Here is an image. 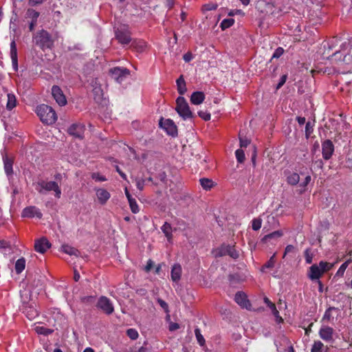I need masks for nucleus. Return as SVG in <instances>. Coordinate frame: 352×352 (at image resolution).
Segmentation results:
<instances>
[{
  "instance_id": "obj_1",
  "label": "nucleus",
  "mask_w": 352,
  "mask_h": 352,
  "mask_svg": "<svg viewBox=\"0 0 352 352\" xmlns=\"http://www.w3.org/2000/svg\"><path fill=\"white\" fill-rule=\"evenodd\" d=\"M32 42L41 50L45 51L53 47L54 41L50 32L42 29L33 34Z\"/></svg>"
},
{
  "instance_id": "obj_2",
  "label": "nucleus",
  "mask_w": 352,
  "mask_h": 352,
  "mask_svg": "<svg viewBox=\"0 0 352 352\" xmlns=\"http://www.w3.org/2000/svg\"><path fill=\"white\" fill-rule=\"evenodd\" d=\"M36 113L41 121L46 124H52L57 120V115L52 107L42 104L37 106Z\"/></svg>"
},
{
  "instance_id": "obj_3",
  "label": "nucleus",
  "mask_w": 352,
  "mask_h": 352,
  "mask_svg": "<svg viewBox=\"0 0 352 352\" xmlns=\"http://www.w3.org/2000/svg\"><path fill=\"white\" fill-rule=\"evenodd\" d=\"M333 265L331 263L321 261L318 265H312L308 272V277L311 280H319L326 272L331 270Z\"/></svg>"
},
{
  "instance_id": "obj_4",
  "label": "nucleus",
  "mask_w": 352,
  "mask_h": 352,
  "mask_svg": "<svg viewBox=\"0 0 352 352\" xmlns=\"http://www.w3.org/2000/svg\"><path fill=\"white\" fill-rule=\"evenodd\" d=\"M36 190L40 194H45L46 192L54 191L55 197L60 198L61 195V190L57 182L54 181L46 182L45 180L38 181L36 184Z\"/></svg>"
},
{
  "instance_id": "obj_5",
  "label": "nucleus",
  "mask_w": 352,
  "mask_h": 352,
  "mask_svg": "<svg viewBox=\"0 0 352 352\" xmlns=\"http://www.w3.org/2000/svg\"><path fill=\"white\" fill-rule=\"evenodd\" d=\"M175 111L184 120L195 118V115L191 111L186 100L183 96H179L177 98Z\"/></svg>"
},
{
  "instance_id": "obj_6",
  "label": "nucleus",
  "mask_w": 352,
  "mask_h": 352,
  "mask_svg": "<svg viewBox=\"0 0 352 352\" xmlns=\"http://www.w3.org/2000/svg\"><path fill=\"white\" fill-rule=\"evenodd\" d=\"M116 38L122 45H127L131 41V32L126 25L119 26L115 30Z\"/></svg>"
},
{
  "instance_id": "obj_7",
  "label": "nucleus",
  "mask_w": 352,
  "mask_h": 352,
  "mask_svg": "<svg viewBox=\"0 0 352 352\" xmlns=\"http://www.w3.org/2000/svg\"><path fill=\"white\" fill-rule=\"evenodd\" d=\"M109 74L115 81L121 84L130 75V71L125 67H115L109 70Z\"/></svg>"
},
{
  "instance_id": "obj_8",
  "label": "nucleus",
  "mask_w": 352,
  "mask_h": 352,
  "mask_svg": "<svg viewBox=\"0 0 352 352\" xmlns=\"http://www.w3.org/2000/svg\"><path fill=\"white\" fill-rule=\"evenodd\" d=\"M85 131V126L80 123L72 124L67 129L68 133L79 140L84 138V133Z\"/></svg>"
},
{
  "instance_id": "obj_9",
  "label": "nucleus",
  "mask_w": 352,
  "mask_h": 352,
  "mask_svg": "<svg viewBox=\"0 0 352 352\" xmlns=\"http://www.w3.org/2000/svg\"><path fill=\"white\" fill-rule=\"evenodd\" d=\"M160 126L164 129L166 133L174 137L177 135V129L174 122L170 119L164 120L162 118L159 122Z\"/></svg>"
},
{
  "instance_id": "obj_10",
  "label": "nucleus",
  "mask_w": 352,
  "mask_h": 352,
  "mask_svg": "<svg viewBox=\"0 0 352 352\" xmlns=\"http://www.w3.org/2000/svg\"><path fill=\"white\" fill-rule=\"evenodd\" d=\"M218 255L220 256L228 255L234 259H237L239 257V251L235 248L234 245H223L219 249Z\"/></svg>"
},
{
  "instance_id": "obj_11",
  "label": "nucleus",
  "mask_w": 352,
  "mask_h": 352,
  "mask_svg": "<svg viewBox=\"0 0 352 352\" xmlns=\"http://www.w3.org/2000/svg\"><path fill=\"white\" fill-rule=\"evenodd\" d=\"M334 153V144L330 140H325L322 142V157L325 160L331 158Z\"/></svg>"
},
{
  "instance_id": "obj_12",
  "label": "nucleus",
  "mask_w": 352,
  "mask_h": 352,
  "mask_svg": "<svg viewBox=\"0 0 352 352\" xmlns=\"http://www.w3.org/2000/svg\"><path fill=\"white\" fill-rule=\"evenodd\" d=\"M97 307L108 315L112 314L114 311L113 305L110 300L105 296H101L99 298L97 302Z\"/></svg>"
},
{
  "instance_id": "obj_13",
  "label": "nucleus",
  "mask_w": 352,
  "mask_h": 352,
  "mask_svg": "<svg viewBox=\"0 0 352 352\" xmlns=\"http://www.w3.org/2000/svg\"><path fill=\"white\" fill-rule=\"evenodd\" d=\"M21 217L23 218L37 217L38 219H41L43 214L39 208L34 206H31L25 208L22 210Z\"/></svg>"
},
{
  "instance_id": "obj_14",
  "label": "nucleus",
  "mask_w": 352,
  "mask_h": 352,
  "mask_svg": "<svg viewBox=\"0 0 352 352\" xmlns=\"http://www.w3.org/2000/svg\"><path fill=\"white\" fill-rule=\"evenodd\" d=\"M234 301L243 309L250 310L251 308V303L248 299L247 295L243 292H237L234 296Z\"/></svg>"
},
{
  "instance_id": "obj_15",
  "label": "nucleus",
  "mask_w": 352,
  "mask_h": 352,
  "mask_svg": "<svg viewBox=\"0 0 352 352\" xmlns=\"http://www.w3.org/2000/svg\"><path fill=\"white\" fill-rule=\"evenodd\" d=\"M334 330L329 326H322L318 332L320 338L325 342H331L333 340Z\"/></svg>"
},
{
  "instance_id": "obj_16",
  "label": "nucleus",
  "mask_w": 352,
  "mask_h": 352,
  "mask_svg": "<svg viewBox=\"0 0 352 352\" xmlns=\"http://www.w3.org/2000/svg\"><path fill=\"white\" fill-rule=\"evenodd\" d=\"M52 94L53 96V98L56 100V102L60 105V106H64L67 103V100L63 94V91L61 89L57 86L54 85L52 88Z\"/></svg>"
},
{
  "instance_id": "obj_17",
  "label": "nucleus",
  "mask_w": 352,
  "mask_h": 352,
  "mask_svg": "<svg viewBox=\"0 0 352 352\" xmlns=\"http://www.w3.org/2000/svg\"><path fill=\"white\" fill-rule=\"evenodd\" d=\"M51 247V243L45 238L42 237L35 241L34 250L41 254L45 253Z\"/></svg>"
},
{
  "instance_id": "obj_18",
  "label": "nucleus",
  "mask_w": 352,
  "mask_h": 352,
  "mask_svg": "<svg viewBox=\"0 0 352 352\" xmlns=\"http://www.w3.org/2000/svg\"><path fill=\"white\" fill-rule=\"evenodd\" d=\"M96 193L98 202L101 205H104L111 197L110 193L104 188L96 189Z\"/></svg>"
},
{
  "instance_id": "obj_19",
  "label": "nucleus",
  "mask_w": 352,
  "mask_h": 352,
  "mask_svg": "<svg viewBox=\"0 0 352 352\" xmlns=\"http://www.w3.org/2000/svg\"><path fill=\"white\" fill-rule=\"evenodd\" d=\"M182 273V266L178 264H174L171 268L170 276L173 282H178L181 279Z\"/></svg>"
},
{
  "instance_id": "obj_20",
  "label": "nucleus",
  "mask_w": 352,
  "mask_h": 352,
  "mask_svg": "<svg viewBox=\"0 0 352 352\" xmlns=\"http://www.w3.org/2000/svg\"><path fill=\"white\" fill-rule=\"evenodd\" d=\"M205 99V94L202 91H195L190 96V102L195 105L201 104Z\"/></svg>"
},
{
  "instance_id": "obj_21",
  "label": "nucleus",
  "mask_w": 352,
  "mask_h": 352,
  "mask_svg": "<svg viewBox=\"0 0 352 352\" xmlns=\"http://www.w3.org/2000/svg\"><path fill=\"white\" fill-rule=\"evenodd\" d=\"M10 58L12 63L14 67L17 69L18 67V56H17V49L16 44L14 41H12L10 43Z\"/></svg>"
},
{
  "instance_id": "obj_22",
  "label": "nucleus",
  "mask_w": 352,
  "mask_h": 352,
  "mask_svg": "<svg viewBox=\"0 0 352 352\" xmlns=\"http://www.w3.org/2000/svg\"><path fill=\"white\" fill-rule=\"evenodd\" d=\"M178 93L182 96L185 94L187 91L186 85L183 75H181L176 80Z\"/></svg>"
},
{
  "instance_id": "obj_23",
  "label": "nucleus",
  "mask_w": 352,
  "mask_h": 352,
  "mask_svg": "<svg viewBox=\"0 0 352 352\" xmlns=\"http://www.w3.org/2000/svg\"><path fill=\"white\" fill-rule=\"evenodd\" d=\"M23 312L26 315L27 318L32 320L38 316L37 310L33 306H27L23 309Z\"/></svg>"
},
{
  "instance_id": "obj_24",
  "label": "nucleus",
  "mask_w": 352,
  "mask_h": 352,
  "mask_svg": "<svg viewBox=\"0 0 352 352\" xmlns=\"http://www.w3.org/2000/svg\"><path fill=\"white\" fill-rule=\"evenodd\" d=\"M4 170L8 176L12 174L13 160L8 157H3Z\"/></svg>"
},
{
  "instance_id": "obj_25",
  "label": "nucleus",
  "mask_w": 352,
  "mask_h": 352,
  "mask_svg": "<svg viewBox=\"0 0 352 352\" xmlns=\"http://www.w3.org/2000/svg\"><path fill=\"white\" fill-rule=\"evenodd\" d=\"M8 101L6 104V109L9 111H11L16 106V98L14 94L9 93L7 95Z\"/></svg>"
},
{
  "instance_id": "obj_26",
  "label": "nucleus",
  "mask_w": 352,
  "mask_h": 352,
  "mask_svg": "<svg viewBox=\"0 0 352 352\" xmlns=\"http://www.w3.org/2000/svg\"><path fill=\"white\" fill-rule=\"evenodd\" d=\"M199 183L203 189L206 190H210L214 186V182L208 178H201L199 179Z\"/></svg>"
},
{
  "instance_id": "obj_27",
  "label": "nucleus",
  "mask_w": 352,
  "mask_h": 352,
  "mask_svg": "<svg viewBox=\"0 0 352 352\" xmlns=\"http://www.w3.org/2000/svg\"><path fill=\"white\" fill-rule=\"evenodd\" d=\"M162 231L167 238L168 241H170L172 239V227L170 223L165 222L164 224L161 228Z\"/></svg>"
},
{
  "instance_id": "obj_28",
  "label": "nucleus",
  "mask_w": 352,
  "mask_h": 352,
  "mask_svg": "<svg viewBox=\"0 0 352 352\" xmlns=\"http://www.w3.org/2000/svg\"><path fill=\"white\" fill-rule=\"evenodd\" d=\"M300 181V175L296 173H290L287 176V182L292 185L296 186Z\"/></svg>"
},
{
  "instance_id": "obj_29",
  "label": "nucleus",
  "mask_w": 352,
  "mask_h": 352,
  "mask_svg": "<svg viewBox=\"0 0 352 352\" xmlns=\"http://www.w3.org/2000/svg\"><path fill=\"white\" fill-rule=\"evenodd\" d=\"M25 267V259L23 257L19 258L15 263V272L16 274H21Z\"/></svg>"
},
{
  "instance_id": "obj_30",
  "label": "nucleus",
  "mask_w": 352,
  "mask_h": 352,
  "mask_svg": "<svg viewBox=\"0 0 352 352\" xmlns=\"http://www.w3.org/2000/svg\"><path fill=\"white\" fill-rule=\"evenodd\" d=\"M62 249L65 253H66L69 255H71V256L74 255V256H78V254L79 253V251L76 248H73L68 245H63L62 246Z\"/></svg>"
},
{
  "instance_id": "obj_31",
  "label": "nucleus",
  "mask_w": 352,
  "mask_h": 352,
  "mask_svg": "<svg viewBox=\"0 0 352 352\" xmlns=\"http://www.w3.org/2000/svg\"><path fill=\"white\" fill-rule=\"evenodd\" d=\"M234 23V19L232 18H228L223 19L221 24L220 28L222 30H225L226 29H228L230 28L233 24Z\"/></svg>"
},
{
  "instance_id": "obj_32",
  "label": "nucleus",
  "mask_w": 352,
  "mask_h": 352,
  "mask_svg": "<svg viewBox=\"0 0 352 352\" xmlns=\"http://www.w3.org/2000/svg\"><path fill=\"white\" fill-rule=\"evenodd\" d=\"M336 308L334 307H330L326 309L324 314L322 318V321L324 322H331L333 319V316L331 315V311L336 310Z\"/></svg>"
},
{
  "instance_id": "obj_33",
  "label": "nucleus",
  "mask_w": 352,
  "mask_h": 352,
  "mask_svg": "<svg viewBox=\"0 0 352 352\" xmlns=\"http://www.w3.org/2000/svg\"><path fill=\"white\" fill-rule=\"evenodd\" d=\"M26 15L27 17L31 19V20L37 21L40 13L34 9L29 8L27 10Z\"/></svg>"
},
{
  "instance_id": "obj_34",
  "label": "nucleus",
  "mask_w": 352,
  "mask_h": 352,
  "mask_svg": "<svg viewBox=\"0 0 352 352\" xmlns=\"http://www.w3.org/2000/svg\"><path fill=\"white\" fill-rule=\"evenodd\" d=\"M324 347L323 343L320 341H314L312 347L311 349V352H322V348Z\"/></svg>"
},
{
  "instance_id": "obj_35",
  "label": "nucleus",
  "mask_w": 352,
  "mask_h": 352,
  "mask_svg": "<svg viewBox=\"0 0 352 352\" xmlns=\"http://www.w3.org/2000/svg\"><path fill=\"white\" fill-rule=\"evenodd\" d=\"M35 331L37 333L45 335V336L51 334L53 332V330L45 328V327H43V326L36 327Z\"/></svg>"
},
{
  "instance_id": "obj_36",
  "label": "nucleus",
  "mask_w": 352,
  "mask_h": 352,
  "mask_svg": "<svg viewBox=\"0 0 352 352\" xmlns=\"http://www.w3.org/2000/svg\"><path fill=\"white\" fill-rule=\"evenodd\" d=\"M129 206H130V209L131 210V212L134 214H137L138 212H139V206H138V204L135 200V199H129Z\"/></svg>"
},
{
  "instance_id": "obj_37",
  "label": "nucleus",
  "mask_w": 352,
  "mask_h": 352,
  "mask_svg": "<svg viewBox=\"0 0 352 352\" xmlns=\"http://www.w3.org/2000/svg\"><path fill=\"white\" fill-rule=\"evenodd\" d=\"M195 334L197 340V342L200 346H204L205 344V339L201 333V330L199 328H196L195 329Z\"/></svg>"
},
{
  "instance_id": "obj_38",
  "label": "nucleus",
  "mask_w": 352,
  "mask_h": 352,
  "mask_svg": "<svg viewBox=\"0 0 352 352\" xmlns=\"http://www.w3.org/2000/svg\"><path fill=\"white\" fill-rule=\"evenodd\" d=\"M283 235V233L281 230H276L272 233H270L267 235H265L263 237V240H267L268 239H272V238H280Z\"/></svg>"
},
{
  "instance_id": "obj_39",
  "label": "nucleus",
  "mask_w": 352,
  "mask_h": 352,
  "mask_svg": "<svg viewBox=\"0 0 352 352\" xmlns=\"http://www.w3.org/2000/svg\"><path fill=\"white\" fill-rule=\"evenodd\" d=\"M262 219L261 218H255L252 221V228L254 230L257 231L261 228Z\"/></svg>"
},
{
  "instance_id": "obj_40",
  "label": "nucleus",
  "mask_w": 352,
  "mask_h": 352,
  "mask_svg": "<svg viewBox=\"0 0 352 352\" xmlns=\"http://www.w3.org/2000/svg\"><path fill=\"white\" fill-rule=\"evenodd\" d=\"M236 160L239 163H243L245 160V153L243 149H237L235 151Z\"/></svg>"
},
{
  "instance_id": "obj_41",
  "label": "nucleus",
  "mask_w": 352,
  "mask_h": 352,
  "mask_svg": "<svg viewBox=\"0 0 352 352\" xmlns=\"http://www.w3.org/2000/svg\"><path fill=\"white\" fill-rule=\"evenodd\" d=\"M126 335L129 338H130L131 340H136L138 336H139V333L138 332V331L135 329H127L126 331Z\"/></svg>"
},
{
  "instance_id": "obj_42",
  "label": "nucleus",
  "mask_w": 352,
  "mask_h": 352,
  "mask_svg": "<svg viewBox=\"0 0 352 352\" xmlns=\"http://www.w3.org/2000/svg\"><path fill=\"white\" fill-rule=\"evenodd\" d=\"M348 265H349V263L348 261H346L344 262V263H342L340 267H339V269L338 270L336 275H335V277L336 276H342L344 274V272L346 270V269L348 267Z\"/></svg>"
},
{
  "instance_id": "obj_43",
  "label": "nucleus",
  "mask_w": 352,
  "mask_h": 352,
  "mask_svg": "<svg viewBox=\"0 0 352 352\" xmlns=\"http://www.w3.org/2000/svg\"><path fill=\"white\" fill-rule=\"evenodd\" d=\"M275 264V254H274L266 262V263L263 266V270L264 268H272Z\"/></svg>"
},
{
  "instance_id": "obj_44",
  "label": "nucleus",
  "mask_w": 352,
  "mask_h": 352,
  "mask_svg": "<svg viewBox=\"0 0 352 352\" xmlns=\"http://www.w3.org/2000/svg\"><path fill=\"white\" fill-rule=\"evenodd\" d=\"M314 129L313 125L310 122H307L305 125V136L309 138L311 134L313 133Z\"/></svg>"
},
{
  "instance_id": "obj_45",
  "label": "nucleus",
  "mask_w": 352,
  "mask_h": 352,
  "mask_svg": "<svg viewBox=\"0 0 352 352\" xmlns=\"http://www.w3.org/2000/svg\"><path fill=\"white\" fill-rule=\"evenodd\" d=\"M198 116L205 121L210 120L211 118L210 113L204 111H198Z\"/></svg>"
},
{
  "instance_id": "obj_46",
  "label": "nucleus",
  "mask_w": 352,
  "mask_h": 352,
  "mask_svg": "<svg viewBox=\"0 0 352 352\" xmlns=\"http://www.w3.org/2000/svg\"><path fill=\"white\" fill-rule=\"evenodd\" d=\"M239 135H241L239 134ZM239 142L241 148H246L250 144V140L249 139L242 138L241 136H239Z\"/></svg>"
},
{
  "instance_id": "obj_47",
  "label": "nucleus",
  "mask_w": 352,
  "mask_h": 352,
  "mask_svg": "<svg viewBox=\"0 0 352 352\" xmlns=\"http://www.w3.org/2000/svg\"><path fill=\"white\" fill-rule=\"evenodd\" d=\"M305 258L307 263L310 264L312 263L313 254L311 253L309 249H307L305 251Z\"/></svg>"
},
{
  "instance_id": "obj_48",
  "label": "nucleus",
  "mask_w": 352,
  "mask_h": 352,
  "mask_svg": "<svg viewBox=\"0 0 352 352\" xmlns=\"http://www.w3.org/2000/svg\"><path fill=\"white\" fill-rule=\"evenodd\" d=\"M283 52L284 50L283 47H279L276 48L272 56V58H278L283 55Z\"/></svg>"
},
{
  "instance_id": "obj_49",
  "label": "nucleus",
  "mask_w": 352,
  "mask_h": 352,
  "mask_svg": "<svg viewBox=\"0 0 352 352\" xmlns=\"http://www.w3.org/2000/svg\"><path fill=\"white\" fill-rule=\"evenodd\" d=\"M91 177L93 179H95L96 181L98 182H104L107 180V178L104 176L100 175L98 173H94L91 175Z\"/></svg>"
},
{
  "instance_id": "obj_50",
  "label": "nucleus",
  "mask_w": 352,
  "mask_h": 352,
  "mask_svg": "<svg viewBox=\"0 0 352 352\" xmlns=\"http://www.w3.org/2000/svg\"><path fill=\"white\" fill-rule=\"evenodd\" d=\"M217 8V5L214 3H207L203 6V10L205 11L214 10Z\"/></svg>"
},
{
  "instance_id": "obj_51",
  "label": "nucleus",
  "mask_w": 352,
  "mask_h": 352,
  "mask_svg": "<svg viewBox=\"0 0 352 352\" xmlns=\"http://www.w3.org/2000/svg\"><path fill=\"white\" fill-rule=\"evenodd\" d=\"M157 302L159 303L160 307L164 310L165 312L168 311V305L164 300L158 298Z\"/></svg>"
},
{
  "instance_id": "obj_52",
  "label": "nucleus",
  "mask_w": 352,
  "mask_h": 352,
  "mask_svg": "<svg viewBox=\"0 0 352 352\" xmlns=\"http://www.w3.org/2000/svg\"><path fill=\"white\" fill-rule=\"evenodd\" d=\"M295 250V248L292 245H287L285 249V252L283 254V258L285 256L286 254H289L291 252H294Z\"/></svg>"
},
{
  "instance_id": "obj_53",
  "label": "nucleus",
  "mask_w": 352,
  "mask_h": 352,
  "mask_svg": "<svg viewBox=\"0 0 352 352\" xmlns=\"http://www.w3.org/2000/svg\"><path fill=\"white\" fill-rule=\"evenodd\" d=\"M287 75H283L281 77H280V79L276 86V89H280L286 82L287 80Z\"/></svg>"
},
{
  "instance_id": "obj_54",
  "label": "nucleus",
  "mask_w": 352,
  "mask_h": 352,
  "mask_svg": "<svg viewBox=\"0 0 352 352\" xmlns=\"http://www.w3.org/2000/svg\"><path fill=\"white\" fill-rule=\"evenodd\" d=\"M311 176L309 175H307L305 178V180L300 184V186H302V187H306L309 184V182H311Z\"/></svg>"
},
{
  "instance_id": "obj_55",
  "label": "nucleus",
  "mask_w": 352,
  "mask_h": 352,
  "mask_svg": "<svg viewBox=\"0 0 352 352\" xmlns=\"http://www.w3.org/2000/svg\"><path fill=\"white\" fill-rule=\"evenodd\" d=\"M264 302L271 309H275V304L271 302L268 298L265 297Z\"/></svg>"
},
{
  "instance_id": "obj_56",
  "label": "nucleus",
  "mask_w": 352,
  "mask_h": 352,
  "mask_svg": "<svg viewBox=\"0 0 352 352\" xmlns=\"http://www.w3.org/2000/svg\"><path fill=\"white\" fill-rule=\"evenodd\" d=\"M136 186L138 189L140 190H142L144 186V179H138L136 181Z\"/></svg>"
},
{
  "instance_id": "obj_57",
  "label": "nucleus",
  "mask_w": 352,
  "mask_h": 352,
  "mask_svg": "<svg viewBox=\"0 0 352 352\" xmlns=\"http://www.w3.org/2000/svg\"><path fill=\"white\" fill-rule=\"evenodd\" d=\"M179 328V325L176 322H171L169 324V330L170 331H175Z\"/></svg>"
},
{
  "instance_id": "obj_58",
  "label": "nucleus",
  "mask_w": 352,
  "mask_h": 352,
  "mask_svg": "<svg viewBox=\"0 0 352 352\" xmlns=\"http://www.w3.org/2000/svg\"><path fill=\"white\" fill-rule=\"evenodd\" d=\"M192 56L191 53H190V52L185 54L183 56V59L186 63L190 62L192 60Z\"/></svg>"
},
{
  "instance_id": "obj_59",
  "label": "nucleus",
  "mask_w": 352,
  "mask_h": 352,
  "mask_svg": "<svg viewBox=\"0 0 352 352\" xmlns=\"http://www.w3.org/2000/svg\"><path fill=\"white\" fill-rule=\"evenodd\" d=\"M175 5V1L174 0H166L165 6L168 9H171Z\"/></svg>"
},
{
  "instance_id": "obj_60",
  "label": "nucleus",
  "mask_w": 352,
  "mask_h": 352,
  "mask_svg": "<svg viewBox=\"0 0 352 352\" xmlns=\"http://www.w3.org/2000/svg\"><path fill=\"white\" fill-rule=\"evenodd\" d=\"M9 243L4 240L0 241V249H6L7 248H9Z\"/></svg>"
},
{
  "instance_id": "obj_61",
  "label": "nucleus",
  "mask_w": 352,
  "mask_h": 352,
  "mask_svg": "<svg viewBox=\"0 0 352 352\" xmlns=\"http://www.w3.org/2000/svg\"><path fill=\"white\" fill-rule=\"evenodd\" d=\"M36 24H37V21L31 20V21L29 23V30L30 32H32L34 30Z\"/></svg>"
},
{
  "instance_id": "obj_62",
  "label": "nucleus",
  "mask_w": 352,
  "mask_h": 352,
  "mask_svg": "<svg viewBox=\"0 0 352 352\" xmlns=\"http://www.w3.org/2000/svg\"><path fill=\"white\" fill-rule=\"evenodd\" d=\"M43 0H29V4L32 6H35L38 4H41Z\"/></svg>"
},
{
  "instance_id": "obj_63",
  "label": "nucleus",
  "mask_w": 352,
  "mask_h": 352,
  "mask_svg": "<svg viewBox=\"0 0 352 352\" xmlns=\"http://www.w3.org/2000/svg\"><path fill=\"white\" fill-rule=\"evenodd\" d=\"M314 326V322H311L307 327L305 328V335L309 336V333L312 331V327Z\"/></svg>"
},
{
  "instance_id": "obj_64",
  "label": "nucleus",
  "mask_w": 352,
  "mask_h": 352,
  "mask_svg": "<svg viewBox=\"0 0 352 352\" xmlns=\"http://www.w3.org/2000/svg\"><path fill=\"white\" fill-rule=\"evenodd\" d=\"M146 47V44L143 41H139L138 45V51H143L144 49Z\"/></svg>"
}]
</instances>
